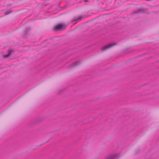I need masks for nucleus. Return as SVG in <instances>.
Listing matches in <instances>:
<instances>
[{"label": "nucleus", "mask_w": 159, "mask_h": 159, "mask_svg": "<svg viewBox=\"0 0 159 159\" xmlns=\"http://www.w3.org/2000/svg\"><path fill=\"white\" fill-rule=\"evenodd\" d=\"M82 18V16H80L78 18H77V19H75V21H73V23L74 24H75L76 23V21H77V20H81V19Z\"/></svg>", "instance_id": "obj_6"}, {"label": "nucleus", "mask_w": 159, "mask_h": 159, "mask_svg": "<svg viewBox=\"0 0 159 159\" xmlns=\"http://www.w3.org/2000/svg\"><path fill=\"white\" fill-rule=\"evenodd\" d=\"M144 12V10L142 9H138L137 11H135V13H139L140 12Z\"/></svg>", "instance_id": "obj_5"}, {"label": "nucleus", "mask_w": 159, "mask_h": 159, "mask_svg": "<svg viewBox=\"0 0 159 159\" xmlns=\"http://www.w3.org/2000/svg\"><path fill=\"white\" fill-rule=\"evenodd\" d=\"M115 45V44L114 43L109 44L102 47V51H104L112 47L113 46H114Z\"/></svg>", "instance_id": "obj_3"}, {"label": "nucleus", "mask_w": 159, "mask_h": 159, "mask_svg": "<svg viewBox=\"0 0 159 159\" xmlns=\"http://www.w3.org/2000/svg\"><path fill=\"white\" fill-rule=\"evenodd\" d=\"M66 25L63 24H59L56 25L54 27L55 30H61L66 27Z\"/></svg>", "instance_id": "obj_1"}, {"label": "nucleus", "mask_w": 159, "mask_h": 159, "mask_svg": "<svg viewBox=\"0 0 159 159\" xmlns=\"http://www.w3.org/2000/svg\"><path fill=\"white\" fill-rule=\"evenodd\" d=\"M77 65V62H75V63H74V65L73 66H76Z\"/></svg>", "instance_id": "obj_8"}, {"label": "nucleus", "mask_w": 159, "mask_h": 159, "mask_svg": "<svg viewBox=\"0 0 159 159\" xmlns=\"http://www.w3.org/2000/svg\"><path fill=\"white\" fill-rule=\"evenodd\" d=\"M10 12H8V11H7L5 12V15H7V14H9V13H10Z\"/></svg>", "instance_id": "obj_7"}, {"label": "nucleus", "mask_w": 159, "mask_h": 159, "mask_svg": "<svg viewBox=\"0 0 159 159\" xmlns=\"http://www.w3.org/2000/svg\"><path fill=\"white\" fill-rule=\"evenodd\" d=\"M13 51L12 49L8 51L7 54L4 55L3 57H7L9 56L11 54V52Z\"/></svg>", "instance_id": "obj_4"}, {"label": "nucleus", "mask_w": 159, "mask_h": 159, "mask_svg": "<svg viewBox=\"0 0 159 159\" xmlns=\"http://www.w3.org/2000/svg\"><path fill=\"white\" fill-rule=\"evenodd\" d=\"M119 157L118 154H111L107 156L105 159H117Z\"/></svg>", "instance_id": "obj_2"}]
</instances>
